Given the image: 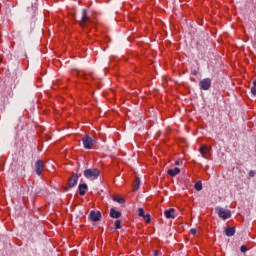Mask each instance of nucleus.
<instances>
[{
  "label": "nucleus",
  "mask_w": 256,
  "mask_h": 256,
  "mask_svg": "<svg viewBox=\"0 0 256 256\" xmlns=\"http://www.w3.org/2000/svg\"><path fill=\"white\" fill-rule=\"evenodd\" d=\"M192 75L196 76L199 72L197 70H192Z\"/></svg>",
  "instance_id": "393cba45"
},
{
  "label": "nucleus",
  "mask_w": 256,
  "mask_h": 256,
  "mask_svg": "<svg viewBox=\"0 0 256 256\" xmlns=\"http://www.w3.org/2000/svg\"><path fill=\"white\" fill-rule=\"evenodd\" d=\"M190 233H191V235H197V229L192 228V229L190 230Z\"/></svg>",
  "instance_id": "b1692460"
},
{
  "label": "nucleus",
  "mask_w": 256,
  "mask_h": 256,
  "mask_svg": "<svg viewBox=\"0 0 256 256\" xmlns=\"http://www.w3.org/2000/svg\"><path fill=\"white\" fill-rule=\"evenodd\" d=\"M113 201H116V203H120V205H123V203H125V198L114 195L112 197Z\"/></svg>",
  "instance_id": "2eb2a0df"
},
{
  "label": "nucleus",
  "mask_w": 256,
  "mask_h": 256,
  "mask_svg": "<svg viewBox=\"0 0 256 256\" xmlns=\"http://www.w3.org/2000/svg\"><path fill=\"white\" fill-rule=\"evenodd\" d=\"M88 189H89V187L87 186V184H85V183L79 184V186H78L79 195H81V197H83L87 193Z\"/></svg>",
  "instance_id": "1a4fd4ad"
},
{
  "label": "nucleus",
  "mask_w": 256,
  "mask_h": 256,
  "mask_svg": "<svg viewBox=\"0 0 256 256\" xmlns=\"http://www.w3.org/2000/svg\"><path fill=\"white\" fill-rule=\"evenodd\" d=\"M240 251H241L242 253H247V246L242 245V246L240 247Z\"/></svg>",
  "instance_id": "5701e85b"
},
{
  "label": "nucleus",
  "mask_w": 256,
  "mask_h": 256,
  "mask_svg": "<svg viewBox=\"0 0 256 256\" xmlns=\"http://www.w3.org/2000/svg\"><path fill=\"white\" fill-rule=\"evenodd\" d=\"M167 173L168 175H170V177H175L176 175H179L181 173V169L175 167L173 169H169Z\"/></svg>",
  "instance_id": "9b49d317"
},
{
  "label": "nucleus",
  "mask_w": 256,
  "mask_h": 256,
  "mask_svg": "<svg viewBox=\"0 0 256 256\" xmlns=\"http://www.w3.org/2000/svg\"><path fill=\"white\" fill-rule=\"evenodd\" d=\"M194 189H196V191H201L203 189V183H201V181L196 182Z\"/></svg>",
  "instance_id": "f3484780"
},
{
  "label": "nucleus",
  "mask_w": 256,
  "mask_h": 256,
  "mask_svg": "<svg viewBox=\"0 0 256 256\" xmlns=\"http://www.w3.org/2000/svg\"><path fill=\"white\" fill-rule=\"evenodd\" d=\"M115 229H121V220L115 221Z\"/></svg>",
  "instance_id": "412c9836"
},
{
  "label": "nucleus",
  "mask_w": 256,
  "mask_h": 256,
  "mask_svg": "<svg viewBox=\"0 0 256 256\" xmlns=\"http://www.w3.org/2000/svg\"><path fill=\"white\" fill-rule=\"evenodd\" d=\"M143 219L146 221V223H151V215L149 214H144V216H142Z\"/></svg>",
  "instance_id": "6ab92c4d"
},
{
  "label": "nucleus",
  "mask_w": 256,
  "mask_h": 256,
  "mask_svg": "<svg viewBox=\"0 0 256 256\" xmlns=\"http://www.w3.org/2000/svg\"><path fill=\"white\" fill-rule=\"evenodd\" d=\"M166 219H175V208H170L164 211Z\"/></svg>",
  "instance_id": "6e6552de"
},
{
  "label": "nucleus",
  "mask_w": 256,
  "mask_h": 256,
  "mask_svg": "<svg viewBox=\"0 0 256 256\" xmlns=\"http://www.w3.org/2000/svg\"><path fill=\"white\" fill-rule=\"evenodd\" d=\"M141 185V180L139 178H136L133 183V189L134 191L139 190V186Z\"/></svg>",
  "instance_id": "dca6fc26"
},
{
  "label": "nucleus",
  "mask_w": 256,
  "mask_h": 256,
  "mask_svg": "<svg viewBox=\"0 0 256 256\" xmlns=\"http://www.w3.org/2000/svg\"><path fill=\"white\" fill-rule=\"evenodd\" d=\"M211 78H204L199 82V87L202 91H209L211 89Z\"/></svg>",
  "instance_id": "39448f33"
},
{
  "label": "nucleus",
  "mask_w": 256,
  "mask_h": 256,
  "mask_svg": "<svg viewBox=\"0 0 256 256\" xmlns=\"http://www.w3.org/2000/svg\"><path fill=\"white\" fill-rule=\"evenodd\" d=\"M82 143L84 145V149H93V146L97 141H95L91 136L86 135L82 138Z\"/></svg>",
  "instance_id": "7ed1b4c3"
},
{
  "label": "nucleus",
  "mask_w": 256,
  "mask_h": 256,
  "mask_svg": "<svg viewBox=\"0 0 256 256\" xmlns=\"http://www.w3.org/2000/svg\"><path fill=\"white\" fill-rule=\"evenodd\" d=\"M99 175H101V170L97 168L86 169L84 171V177H86V179L95 180Z\"/></svg>",
  "instance_id": "f257e3e1"
},
{
  "label": "nucleus",
  "mask_w": 256,
  "mask_h": 256,
  "mask_svg": "<svg viewBox=\"0 0 256 256\" xmlns=\"http://www.w3.org/2000/svg\"><path fill=\"white\" fill-rule=\"evenodd\" d=\"M90 219L94 223H97V221H101V212H99V211L98 212L91 211L90 212Z\"/></svg>",
  "instance_id": "0eeeda50"
},
{
  "label": "nucleus",
  "mask_w": 256,
  "mask_h": 256,
  "mask_svg": "<svg viewBox=\"0 0 256 256\" xmlns=\"http://www.w3.org/2000/svg\"><path fill=\"white\" fill-rule=\"evenodd\" d=\"M35 172L37 175L41 176V174L43 173V160H37L35 165Z\"/></svg>",
  "instance_id": "423d86ee"
},
{
  "label": "nucleus",
  "mask_w": 256,
  "mask_h": 256,
  "mask_svg": "<svg viewBox=\"0 0 256 256\" xmlns=\"http://www.w3.org/2000/svg\"><path fill=\"white\" fill-rule=\"evenodd\" d=\"M110 217L112 219H119V217H121V212L115 210V208H111L110 209Z\"/></svg>",
  "instance_id": "f8f14e48"
},
{
  "label": "nucleus",
  "mask_w": 256,
  "mask_h": 256,
  "mask_svg": "<svg viewBox=\"0 0 256 256\" xmlns=\"http://www.w3.org/2000/svg\"><path fill=\"white\" fill-rule=\"evenodd\" d=\"M175 165H179V161H176V162H175Z\"/></svg>",
  "instance_id": "bb28decb"
},
{
  "label": "nucleus",
  "mask_w": 256,
  "mask_h": 256,
  "mask_svg": "<svg viewBox=\"0 0 256 256\" xmlns=\"http://www.w3.org/2000/svg\"><path fill=\"white\" fill-rule=\"evenodd\" d=\"M251 93L256 97V80L253 81V86L251 88Z\"/></svg>",
  "instance_id": "a211bd4d"
},
{
  "label": "nucleus",
  "mask_w": 256,
  "mask_h": 256,
  "mask_svg": "<svg viewBox=\"0 0 256 256\" xmlns=\"http://www.w3.org/2000/svg\"><path fill=\"white\" fill-rule=\"evenodd\" d=\"M138 215H139V217H145V210H143V208H139Z\"/></svg>",
  "instance_id": "aec40b11"
},
{
  "label": "nucleus",
  "mask_w": 256,
  "mask_h": 256,
  "mask_svg": "<svg viewBox=\"0 0 256 256\" xmlns=\"http://www.w3.org/2000/svg\"><path fill=\"white\" fill-rule=\"evenodd\" d=\"M255 175H256V172H255L254 170H251V171L248 173L249 179L255 177Z\"/></svg>",
  "instance_id": "4be33fe9"
},
{
  "label": "nucleus",
  "mask_w": 256,
  "mask_h": 256,
  "mask_svg": "<svg viewBox=\"0 0 256 256\" xmlns=\"http://www.w3.org/2000/svg\"><path fill=\"white\" fill-rule=\"evenodd\" d=\"M215 211L218 217H220V219H224V220L231 219V210H227L221 207H216Z\"/></svg>",
  "instance_id": "f03ea898"
},
{
  "label": "nucleus",
  "mask_w": 256,
  "mask_h": 256,
  "mask_svg": "<svg viewBox=\"0 0 256 256\" xmlns=\"http://www.w3.org/2000/svg\"><path fill=\"white\" fill-rule=\"evenodd\" d=\"M77 181H79V176L77 174H74L69 180L68 185L69 187H75L77 185Z\"/></svg>",
  "instance_id": "9d476101"
},
{
  "label": "nucleus",
  "mask_w": 256,
  "mask_h": 256,
  "mask_svg": "<svg viewBox=\"0 0 256 256\" xmlns=\"http://www.w3.org/2000/svg\"><path fill=\"white\" fill-rule=\"evenodd\" d=\"M225 235H226L227 237H233V235H235V228H233V227H227V228L225 229Z\"/></svg>",
  "instance_id": "ddd939ff"
},
{
  "label": "nucleus",
  "mask_w": 256,
  "mask_h": 256,
  "mask_svg": "<svg viewBox=\"0 0 256 256\" xmlns=\"http://www.w3.org/2000/svg\"><path fill=\"white\" fill-rule=\"evenodd\" d=\"M201 155L205 156L207 153H209L210 149L207 145H202L199 149Z\"/></svg>",
  "instance_id": "4468645a"
},
{
  "label": "nucleus",
  "mask_w": 256,
  "mask_h": 256,
  "mask_svg": "<svg viewBox=\"0 0 256 256\" xmlns=\"http://www.w3.org/2000/svg\"><path fill=\"white\" fill-rule=\"evenodd\" d=\"M154 256H159V251L155 250L153 253Z\"/></svg>",
  "instance_id": "a878e982"
},
{
  "label": "nucleus",
  "mask_w": 256,
  "mask_h": 256,
  "mask_svg": "<svg viewBox=\"0 0 256 256\" xmlns=\"http://www.w3.org/2000/svg\"><path fill=\"white\" fill-rule=\"evenodd\" d=\"M80 27H89L91 25V18L87 16V10L83 9L82 10V17L81 20L79 21Z\"/></svg>",
  "instance_id": "20e7f679"
}]
</instances>
